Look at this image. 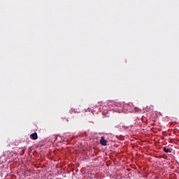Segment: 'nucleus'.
<instances>
[{"mask_svg":"<svg viewBox=\"0 0 179 179\" xmlns=\"http://www.w3.org/2000/svg\"><path fill=\"white\" fill-rule=\"evenodd\" d=\"M100 143L102 146H107V140L104 139V136L101 137Z\"/></svg>","mask_w":179,"mask_h":179,"instance_id":"obj_1","label":"nucleus"},{"mask_svg":"<svg viewBox=\"0 0 179 179\" xmlns=\"http://www.w3.org/2000/svg\"><path fill=\"white\" fill-rule=\"evenodd\" d=\"M38 136H37V133L34 132L30 135V138L33 139V141H36Z\"/></svg>","mask_w":179,"mask_h":179,"instance_id":"obj_2","label":"nucleus"},{"mask_svg":"<svg viewBox=\"0 0 179 179\" xmlns=\"http://www.w3.org/2000/svg\"><path fill=\"white\" fill-rule=\"evenodd\" d=\"M164 152H165V153H171V150H170V148H167L166 147H164L163 148Z\"/></svg>","mask_w":179,"mask_h":179,"instance_id":"obj_3","label":"nucleus"}]
</instances>
